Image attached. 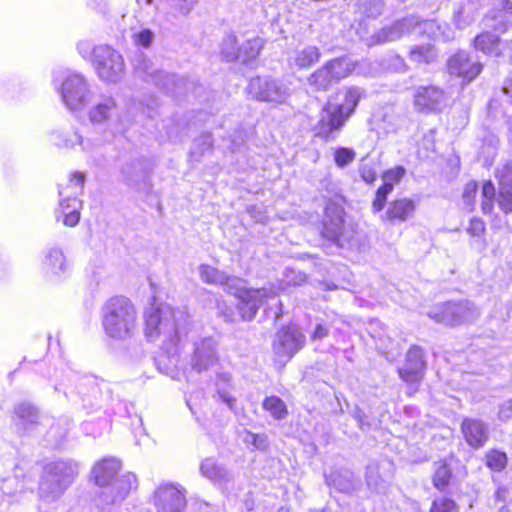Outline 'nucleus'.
Segmentation results:
<instances>
[{"mask_svg": "<svg viewBox=\"0 0 512 512\" xmlns=\"http://www.w3.org/2000/svg\"><path fill=\"white\" fill-rule=\"evenodd\" d=\"M474 47L476 50L490 56H500L503 54V43L499 37L490 32L479 34L474 39Z\"/></svg>", "mask_w": 512, "mask_h": 512, "instance_id": "nucleus-29", "label": "nucleus"}, {"mask_svg": "<svg viewBox=\"0 0 512 512\" xmlns=\"http://www.w3.org/2000/svg\"><path fill=\"white\" fill-rule=\"evenodd\" d=\"M248 93L260 101L283 103L289 97V88L275 80L256 77L250 80Z\"/></svg>", "mask_w": 512, "mask_h": 512, "instance_id": "nucleus-14", "label": "nucleus"}, {"mask_svg": "<svg viewBox=\"0 0 512 512\" xmlns=\"http://www.w3.org/2000/svg\"><path fill=\"white\" fill-rule=\"evenodd\" d=\"M410 26L411 22L408 19L396 20L371 36L368 45L373 46L399 40L409 32Z\"/></svg>", "mask_w": 512, "mask_h": 512, "instance_id": "nucleus-23", "label": "nucleus"}, {"mask_svg": "<svg viewBox=\"0 0 512 512\" xmlns=\"http://www.w3.org/2000/svg\"><path fill=\"white\" fill-rule=\"evenodd\" d=\"M131 38L136 46L148 48L154 41V33L150 29L144 28L133 32Z\"/></svg>", "mask_w": 512, "mask_h": 512, "instance_id": "nucleus-52", "label": "nucleus"}, {"mask_svg": "<svg viewBox=\"0 0 512 512\" xmlns=\"http://www.w3.org/2000/svg\"><path fill=\"white\" fill-rule=\"evenodd\" d=\"M405 175V169L403 167H396L390 169L383 174L382 186H389L391 191L394 189V185L398 183Z\"/></svg>", "mask_w": 512, "mask_h": 512, "instance_id": "nucleus-54", "label": "nucleus"}, {"mask_svg": "<svg viewBox=\"0 0 512 512\" xmlns=\"http://www.w3.org/2000/svg\"><path fill=\"white\" fill-rule=\"evenodd\" d=\"M497 203L505 214L512 212V161L507 163L499 172Z\"/></svg>", "mask_w": 512, "mask_h": 512, "instance_id": "nucleus-26", "label": "nucleus"}, {"mask_svg": "<svg viewBox=\"0 0 512 512\" xmlns=\"http://www.w3.org/2000/svg\"><path fill=\"white\" fill-rule=\"evenodd\" d=\"M263 409L269 412L270 415L277 420L284 419L288 414L286 404L277 396L265 398L263 401Z\"/></svg>", "mask_w": 512, "mask_h": 512, "instance_id": "nucleus-38", "label": "nucleus"}, {"mask_svg": "<svg viewBox=\"0 0 512 512\" xmlns=\"http://www.w3.org/2000/svg\"><path fill=\"white\" fill-rule=\"evenodd\" d=\"M356 158V152L352 148L339 147L334 151V162L337 167L344 168Z\"/></svg>", "mask_w": 512, "mask_h": 512, "instance_id": "nucleus-46", "label": "nucleus"}, {"mask_svg": "<svg viewBox=\"0 0 512 512\" xmlns=\"http://www.w3.org/2000/svg\"><path fill=\"white\" fill-rule=\"evenodd\" d=\"M446 95L435 86H421L415 90V108L424 113L439 112L446 105Z\"/></svg>", "mask_w": 512, "mask_h": 512, "instance_id": "nucleus-16", "label": "nucleus"}, {"mask_svg": "<svg viewBox=\"0 0 512 512\" xmlns=\"http://www.w3.org/2000/svg\"><path fill=\"white\" fill-rule=\"evenodd\" d=\"M506 496H507V491L504 488H498L497 491L495 492V497L499 501H504Z\"/></svg>", "mask_w": 512, "mask_h": 512, "instance_id": "nucleus-61", "label": "nucleus"}, {"mask_svg": "<svg viewBox=\"0 0 512 512\" xmlns=\"http://www.w3.org/2000/svg\"><path fill=\"white\" fill-rule=\"evenodd\" d=\"M466 442L473 448L482 447L488 440V427L478 419L466 418L461 425Z\"/></svg>", "mask_w": 512, "mask_h": 512, "instance_id": "nucleus-25", "label": "nucleus"}, {"mask_svg": "<svg viewBox=\"0 0 512 512\" xmlns=\"http://www.w3.org/2000/svg\"><path fill=\"white\" fill-rule=\"evenodd\" d=\"M120 468L121 462L111 457L97 463L92 470L96 484L104 488L99 495L103 504H114L124 500L136 487L137 479L134 473H126L115 479Z\"/></svg>", "mask_w": 512, "mask_h": 512, "instance_id": "nucleus-2", "label": "nucleus"}, {"mask_svg": "<svg viewBox=\"0 0 512 512\" xmlns=\"http://www.w3.org/2000/svg\"><path fill=\"white\" fill-rule=\"evenodd\" d=\"M221 56L228 62L238 59L239 47L237 45V39L235 35L229 34L223 39L221 46Z\"/></svg>", "mask_w": 512, "mask_h": 512, "instance_id": "nucleus-41", "label": "nucleus"}, {"mask_svg": "<svg viewBox=\"0 0 512 512\" xmlns=\"http://www.w3.org/2000/svg\"><path fill=\"white\" fill-rule=\"evenodd\" d=\"M416 202L408 197L394 199L389 202L381 221L392 225L404 223L413 218L416 211Z\"/></svg>", "mask_w": 512, "mask_h": 512, "instance_id": "nucleus-17", "label": "nucleus"}, {"mask_svg": "<svg viewBox=\"0 0 512 512\" xmlns=\"http://www.w3.org/2000/svg\"><path fill=\"white\" fill-rule=\"evenodd\" d=\"M263 48V41L260 38H253L247 40L245 43L239 47V57L238 59L241 60L243 63H247L250 60L255 59L261 49Z\"/></svg>", "mask_w": 512, "mask_h": 512, "instance_id": "nucleus-37", "label": "nucleus"}, {"mask_svg": "<svg viewBox=\"0 0 512 512\" xmlns=\"http://www.w3.org/2000/svg\"><path fill=\"white\" fill-rule=\"evenodd\" d=\"M326 66L330 69L337 82L349 76L355 69V63L348 57L330 60L326 63Z\"/></svg>", "mask_w": 512, "mask_h": 512, "instance_id": "nucleus-31", "label": "nucleus"}, {"mask_svg": "<svg viewBox=\"0 0 512 512\" xmlns=\"http://www.w3.org/2000/svg\"><path fill=\"white\" fill-rule=\"evenodd\" d=\"M362 178L367 182V183H371L375 180V174L372 172V171H369L367 173H363L362 174Z\"/></svg>", "mask_w": 512, "mask_h": 512, "instance_id": "nucleus-64", "label": "nucleus"}, {"mask_svg": "<svg viewBox=\"0 0 512 512\" xmlns=\"http://www.w3.org/2000/svg\"><path fill=\"white\" fill-rule=\"evenodd\" d=\"M56 139V145L59 147L73 148L79 144L82 146L83 151L89 152L92 149L90 143L88 141L85 142L76 131L58 133Z\"/></svg>", "mask_w": 512, "mask_h": 512, "instance_id": "nucleus-35", "label": "nucleus"}, {"mask_svg": "<svg viewBox=\"0 0 512 512\" xmlns=\"http://www.w3.org/2000/svg\"><path fill=\"white\" fill-rule=\"evenodd\" d=\"M457 504L449 498H440L433 501L430 512H458Z\"/></svg>", "mask_w": 512, "mask_h": 512, "instance_id": "nucleus-55", "label": "nucleus"}, {"mask_svg": "<svg viewBox=\"0 0 512 512\" xmlns=\"http://www.w3.org/2000/svg\"><path fill=\"white\" fill-rule=\"evenodd\" d=\"M474 21V15L471 9L461 7L453 16V22L458 29H465Z\"/></svg>", "mask_w": 512, "mask_h": 512, "instance_id": "nucleus-51", "label": "nucleus"}, {"mask_svg": "<svg viewBox=\"0 0 512 512\" xmlns=\"http://www.w3.org/2000/svg\"><path fill=\"white\" fill-rule=\"evenodd\" d=\"M212 147V138L210 134L201 135L198 139H195L193 142L191 157L195 160H198L200 156H202L206 151L210 150Z\"/></svg>", "mask_w": 512, "mask_h": 512, "instance_id": "nucleus-48", "label": "nucleus"}, {"mask_svg": "<svg viewBox=\"0 0 512 512\" xmlns=\"http://www.w3.org/2000/svg\"><path fill=\"white\" fill-rule=\"evenodd\" d=\"M239 292L238 310L241 318L245 321H251L257 314L258 309L267 304L270 300H276L277 293L272 287L261 289H234L232 293Z\"/></svg>", "mask_w": 512, "mask_h": 512, "instance_id": "nucleus-10", "label": "nucleus"}, {"mask_svg": "<svg viewBox=\"0 0 512 512\" xmlns=\"http://www.w3.org/2000/svg\"><path fill=\"white\" fill-rule=\"evenodd\" d=\"M157 512H183L186 508V491L171 483L161 484L154 493Z\"/></svg>", "mask_w": 512, "mask_h": 512, "instance_id": "nucleus-13", "label": "nucleus"}, {"mask_svg": "<svg viewBox=\"0 0 512 512\" xmlns=\"http://www.w3.org/2000/svg\"><path fill=\"white\" fill-rule=\"evenodd\" d=\"M137 322V310L126 297H112L102 307V326L110 338L116 340L131 338L137 330Z\"/></svg>", "mask_w": 512, "mask_h": 512, "instance_id": "nucleus-3", "label": "nucleus"}, {"mask_svg": "<svg viewBox=\"0 0 512 512\" xmlns=\"http://www.w3.org/2000/svg\"><path fill=\"white\" fill-rule=\"evenodd\" d=\"M477 188V183L475 181H470L465 185L463 199L467 204L473 203L477 193Z\"/></svg>", "mask_w": 512, "mask_h": 512, "instance_id": "nucleus-57", "label": "nucleus"}, {"mask_svg": "<svg viewBox=\"0 0 512 512\" xmlns=\"http://www.w3.org/2000/svg\"><path fill=\"white\" fill-rule=\"evenodd\" d=\"M144 72V79L146 81H151L155 83L157 86H160L164 89H169L168 83L173 81L174 76L168 75L167 73H164L163 71L151 69V71H148L147 65L145 64Z\"/></svg>", "mask_w": 512, "mask_h": 512, "instance_id": "nucleus-42", "label": "nucleus"}, {"mask_svg": "<svg viewBox=\"0 0 512 512\" xmlns=\"http://www.w3.org/2000/svg\"><path fill=\"white\" fill-rule=\"evenodd\" d=\"M348 119L341 113L337 103H327L321 110L319 120L314 126L315 136L326 142L334 141Z\"/></svg>", "mask_w": 512, "mask_h": 512, "instance_id": "nucleus-9", "label": "nucleus"}, {"mask_svg": "<svg viewBox=\"0 0 512 512\" xmlns=\"http://www.w3.org/2000/svg\"><path fill=\"white\" fill-rule=\"evenodd\" d=\"M242 439L245 444L258 450H265L268 446L267 437L264 434H256L245 430Z\"/></svg>", "mask_w": 512, "mask_h": 512, "instance_id": "nucleus-50", "label": "nucleus"}, {"mask_svg": "<svg viewBox=\"0 0 512 512\" xmlns=\"http://www.w3.org/2000/svg\"><path fill=\"white\" fill-rule=\"evenodd\" d=\"M203 476L220 485L232 481V474L222 465L218 464L213 458H206L200 466Z\"/></svg>", "mask_w": 512, "mask_h": 512, "instance_id": "nucleus-28", "label": "nucleus"}, {"mask_svg": "<svg viewBox=\"0 0 512 512\" xmlns=\"http://www.w3.org/2000/svg\"><path fill=\"white\" fill-rule=\"evenodd\" d=\"M84 179L83 173L75 172L65 188L59 187L60 207L66 226L74 227L80 220L81 201L77 199V195L82 191Z\"/></svg>", "mask_w": 512, "mask_h": 512, "instance_id": "nucleus-7", "label": "nucleus"}, {"mask_svg": "<svg viewBox=\"0 0 512 512\" xmlns=\"http://www.w3.org/2000/svg\"><path fill=\"white\" fill-rule=\"evenodd\" d=\"M451 469L446 463H441L435 470L433 477L434 487L440 491H443L450 482Z\"/></svg>", "mask_w": 512, "mask_h": 512, "instance_id": "nucleus-44", "label": "nucleus"}, {"mask_svg": "<svg viewBox=\"0 0 512 512\" xmlns=\"http://www.w3.org/2000/svg\"><path fill=\"white\" fill-rule=\"evenodd\" d=\"M89 120L93 124L121 121L120 108L111 96L101 97L88 113Z\"/></svg>", "mask_w": 512, "mask_h": 512, "instance_id": "nucleus-19", "label": "nucleus"}, {"mask_svg": "<svg viewBox=\"0 0 512 512\" xmlns=\"http://www.w3.org/2000/svg\"><path fill=\"white\" fill-rule=\"evenodd\" d=\"M343 215L344 211L340 206L334 203H330L326 206L322 230V234L325 238L334 242L340 240L344 229Z\"/></svg>", "mask_w": 512, "mask_h": 512, "instance_id": "nucleus-20", "label": "nucleus"}, {"mask_svg": "<svg viewBox=\"0 0 512 512\" xmlns=\"http://www.w3.org/2000/svg\"><path fill=\"white\" fill-rule=\"evenodd\" d=\"M366 481L367 485L370 489L379 492L382 487L384 480L379 474V464L378 463H370L367 466L366 470Z\"/></svg>", "mask_w": 512, "mask_h": 512, "instance_id": "nucleus-43", "label": "nucleus"}, {"mask_svg": "<svg viewBox=\"0 0 512 512\" xmlns=\"http://www.w3.org/2000/svg\"><path fill=\"white\" fill-rule=\"evenodd\" d=\"M486 464L494 471H501L507 464V456L498 450H490L486 454Z\"/></svg>", "mask_w": 512, "mask_h": 512, "instance_id": "nucleus-47", "label": "nucleus"}, {"mask_svg": "<svg viewBox=\"0 0 512 512\" xmlns=\"http://www.w3.org/2000/svg\"><path fill=\"white\" fill-rule=\"evenodd\" d=\"M359 10L364 17L376 19L383 13L384 2L382 0H361Z\"/></svg>", "mask_w": 512, "mask_h": 512, "instance_id": "nucleus-40", "label": "nucleus"}, {"mask_svg": "<svg viewBox=\"0 0 512 512\" xmlns=\"http://www.w3.org/2000/svg\"><path fill=\"white\" fill-rule=\"evenodd\" d=\"M15 425L20 433H29L41 423L38 409L28 402H21L14 407Z\"/></svg>", "mask_w": 512, "mask_h": 512, "instance_id": "nucleus-22", "label": "nucleus"}, {"mask_svg": "<svg viewBox=\"0 0 512 512\" xmlns=\"http://www.w3.org/2000/svg\"><path fill=\"white\" fill-rule=\"evenodd\" d=\"M25 488V480H19V475L15 474L13 477L4 479L1 486L2 492L6 495L13 496L17 492H21Z\"/></svg>", "mask_w": 512, "mask_h": 512, "instance_id": "nucleus-49", "label": "nucleus"}, {"mask_svg": "<svg viewBox=\"0 0 512 512\" xmlns=\"http://www.w3.org/2000/svg\"><path fill=\"white\" fill-rule=\"evenodd\" d=\"M44 267L47 273L58 275L66 269V259L60 249L53 248L48 251Z\"/></svg>", "mask_w": 512, "mask_h": 512, "instance_id": "nucleus-32", "label": "nucleus"}, {"mask_svg": "<svg viewBox=\"0 0 512 512\" xmlns=\"http://www.w3.org/2000/svg\"><path fill=\"white\" fill-rule=\"evenodd\" d=\"M198 272L201 280L207 284L220 285L228 292H233L234 289L238 290L240 280L228 276L225 272L217 268L207 264H201L198 267Z\"/></svg>", "mask_w": 512, "mask_h": 512, "instance_id": "nucleus-24", "label": "nucleus"}, {"mask_svg": "<svg viewBox=\"0 0 512 512\" xmlns=\"http://www.w3.org/2000/svg\"><path fill=\"white\" fill-rule=\"evenodd\" d=\"M502 6L506 13L512 15V0H503Z\"/></svg>", "mask_w": 512, "mask_h": 512, "instance_id": "nucleus-63", "label": "nucleus"}, {"mask_svg": "<svg viewBox=\"0 0 512 512\" xmlns=\"http://www.w3.org/2000/svg\"><path fill=\"white\" fill-rule=\"evenodd\" d=\"M305 343V336L296 326H287L277 332L273 351L280 361L290 360Z\"/></svg>", "mask_w": 512, "mask_h": 512, "instance_id": "nucleus-12", "label": "nucleus"}, {"mask_svg": "<svg viewBox=\"0 0 512 512\" xmlns=\"http://www.w3.org/2000/svg\"><path fill=\"white\" fill-rule=\"evenodd\" d=\"M423 356V350L420 347L413 346L409 349L406 363L399 369L401 379L411 384L418 383L422 379L425 367Z\"/></svg>", "mask_w": 512, "mask_h": 512, "instance_id": "nucleus-21", "label": "nucleus"}, {"mask_svg": "<svg viewBox=\"0 0 512 512\" xmlns=\"http://www.w3.org/2000/svg\"><path fill=\"white\" fill-rule=\"evenodd\" d=\"M231 377L229 374L218 375L216 389L219 398L228 406L230 410H235L236 398L231 393Z\"/></svg>", "mask_w": 512, "mask_h": 512, "instance_id": "nucleus-33", "label": "nucleus"}, {"mask_svg": "<svg viewBox=\"0 0 512 512\" xmlns=\"http://www.w3.org/2000/svg\"><path fill=\"white\" fill-rule=\"evenodd\" d=\"M77 48L83 56H86L90 52V45L87 42L79 43Z\"/></svg>", "mask_w": 512, "mask_h": 512, "instance_id": "nucleus-60", "label": "nucleus"}, {"mask_svg": "<svg viewBox=\"0 0 512 512\" xmlns=\"http://www.w3.org/2000/svg\"><path fill=\"white\" fill-rule=\"evenodd\" d=\"M479 309L468 300L441 303L431 309L427 316L437 323L456 326L477 319Z\"/></svg>", "mask_w": 512, "mask_h": 512, "instance_id": "nucleus-5", "label": "nucleus"}, {"mask_svg": "<svg viewBox=\"0 0 512 512\" xmlns=\"http://www.w3.org/2000/svg\"><path fill=\"white\" fill-rule=\"evenodd\" d=\"M321 53L316 46H305L294 50L288 57V64L291 68L298 70L307 69L316 64L320 59Z\"/></svg>", "mask_w": 512, "mask_h": 512, "instance_id": "nucleus-27", "label": "nucleus"}, {"mask_svg": "<svg viewBox=\"0 0 512 512\" xmlns=\"http://www.w3.org/2000/svg\"><path fill=\"white\" fill-rule=\"evenodd\" d=\"M437 53L430 45L415 46L411 49L410 60L416 63H431L435 60Z\"/></svg>", "mask_w": 512, "mask_h": 512, "instance_id": "nucleus-39", "label": "nucleus"}, {"mask_svg": "<svg viewBox=\"0 0 512 512\" xmlns=\"http://www.w3.org/2000/svg\"><path fill=\"white\" fill-rule=\"evenodd\" d=\"M363 95V91L357 87H349L344 94V100L338 104L341 113L349 120Z\"/></svg>", "mask_w": 512, "mask_h": 512, "instance_id": "nucleus-30", "label": "nucleus"}, {"mask_svg": "<svg viewBox=\"0 0 512 512\" xmlns=\"http://www.w3.org/2000/svg\"><path fill=\"white\" fill-rule=\"evenodd\" d=\"M189 325L187 311L168 304L152 306L145 313L146 338L152 342L161 339L168 353H177L179 343L188 334Z\"/></svg>", "mask_w": 512, "mask_h": 512, "instance_id": "nucleus-1", "label": "nucleus"}, {"mask_svg": "<svg viewBox=\"0 0 512 512\" xmlns=\"http://www.w3.org/2000/svg\"><path fill=\"white\" fill-rule=\"evenodd\" d=\"M495 195L494 184L491 181L484 182L482 186L483 201L481 205L484 214H490L493 211Z\"/></svg>", "mask_w": 512, "mask_h": 512, "instance_id": "nucleus-45", "label": "nucleus"}, {"mask_svg": "<svg viewBox=\"0 0 512 512\" xmlns=\"http://www.w3.org/2000/svg\"><path fill=\"white\" fill-rule=\"evenodd\" d=\"M77 473V464L72 461H57L46 465L39 483V498L46 503L57 501Z\"/></svg>", "mask_w": 512, "mask_h": 512, "instance_id": "nucleus-4", "label": "nucleus"}, {"mask_svg": "<svg viewBox=\"0 0 512 512\" xmlns=\"http://www.w3.org/2000/svg\"><path fill=\"white\" fill-rule=\"evenodd\" d=\"M468 233L472 236L479 237L485 231V223L480 218H472L470 220L469 227L467 229Z\"/></svg>", "mask_w": 512, "mask_h": 512, "instance_id": "nucleus-56", "label": "nucleus"}, {"mask_svg": "<svg viewBox=\"0 0 512 512\" xmlns=\"http://www.w3.org/2000/svg\"><path fill=\"white\" fill-rule=\"evenodd\" d=\"M498 416L502 420H507L512 418V399L504 402L498 412Z\"/></svg>", "mask_w": 512, "mask_h": 512, "instance_id": "nucleus-58", "label": "nucleus"}, {"mask_svg": "<svg viewBox=\"0 0 512 512\" xmlns=\"http://www.w3.org/2000/svg\"><path fill=\"white\" fill-rule=\"evenodd\" d=\"M328 335V328L318 324L312 334V340H321Z\"/></svg>", "mask_w": 512, "mask_h": 512, "instance_id": "nucleus-59", "label": "nucleus"}, {"mask_svg": "<svg viewBox=\"0 0 512 512\" xmlns=\"http://www.w3.org/2000/svg\"><path fill=\"white\" fill-rule=\"evenodd\" d=\"M60 94L63 103L71 111L82 110L91 100L89 85L78 73H67L61 82Z\"/></svg>", "mask_w": 512, "mask_h": 512, "instance_id": "nucleus-8", "label": "nucleus"}, {"mask_svg": "<svg viewBox=\"0 0 512 512\" xmlns=\"http://www.w3.org/2000/svg\"><path fill=\"white\" fill-rule=\"evenodd\" d=\"M92 53L97 74L103 81L117 83L124 77V60L116 50L108 45H99Z\"/></svg>", "mask_w": 512, "mask_h": 512, "instance_id": "nucleus-6", "label": "nucleus"}, {"mask_svg": "<svg viewBox=\"0 0 512 512\" xmlns=\"http://www.w3.org/2000/svg\"><path fill=\"white\" fill-rule=\"evenodd\" d=\"M137 3L140 7H154L159 20L173 22L180 17L188 16L199 0H137Z\"/></svg>", "mask_w": 512, "mask_h": 512, "instance_id": "nucleus-11", "label": "nucleus"}, {"mask_svg": "<svg viewBox=\"0 0 512 512\" xmlns=\"http://www.w3.org/2000/svg\"><path fill=\"white\" fill-rule=\"evenodd\" d=\"M448 70L451 75L470 82L480 74L482 64L473 60L466 52L460 51L449 59Z\"/></svg>", "mask_w": 512, "mask_h": 512, "instance_id": "nucleus-18", "label": "nucleus"}, {"mask_svg": "<svg viewBox=\"0 0 512 512\" xmlns=\"http://www.w3.org/2000/svg\"><path fill=\"white\" fill-rule=\"evenodd\" d=\"M308 82L311 86L315 87L316 90H327L337 81L335 80L330 69L325 64L308 78Z\"/></svg>", "mask_w": 512, "mask_h": 512, "instance_id": "nucleus-34", "label": "nucleus"}, {"mask_svg": "<svg viewBox=\"0 0 512 512\" xmlns=\"http://www.w3.org/2000/svg\"><path fill=\"white\" fill-rule=\"evenodd\" d=\"M216 342L211 337L199 339L193 344L190 366L197 373L208 371L218 364Z\"/></svg>", "mask_w": 512, "mask_h": 512, "instance_id": "nucleus-15", "label": "nucleus"}, {"mask_svg": "<svg viewBox=\"0 0 512 512\" xmlns=\"http://www.w3.org/2000/svg\"><path fill=\"white\" fill-rule=\"evenodd\" d=\"M391 188L389 186H380L377 191L375 198L372 202V211L374 213L382 212L387 201L388 195L391 193Z\"/></svg>", "mask_w": 512, "mask_h": 512, "instance_id": "nucleus-53", "label": "nucleus"}, {"mask_svg": "<svg viewBox=\"0 0 512 512\" xmlns=\"http://www.w3.org/2000/svg\"><path fill=\"white\" fill-rule=\"evenodd\" d=\"M326 482L329 485H333L339 491L345 493H350L354 491L357 487L354 475L348 471H346L344 474H339L335 477H327Z\"/></svg>", "mask_w": 512, "mask_h": 512, "instance_id": "nucleus-36", "label": "nucleus"}, {"mask_svg": "<svg viewBox=\"0 0 512 512\" xmlns=\"http://www.w3.org/2000/svg\"><path fill=\"white\" fill-rule=\"evenodd\" d=\"M394 61H395V68L397 70H400V71H404L405 70L406 65H405V63H404L402 58H400L399 56H396L394 58Z\"/></svg>", "mask_w": 512, "mask_h": 512, "instance_id": "nucleus-62", "label": "nucleus"}]
</instances>
